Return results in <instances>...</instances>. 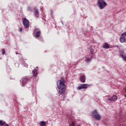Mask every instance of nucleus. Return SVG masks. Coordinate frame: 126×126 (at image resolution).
<instances>
[{
    "instance_id": "1",
    "label": "nucleus",
    "mask_w": 126,
    "mask_h": 126,
    "mask_svg": "<svg viewBox=\"0 0 126 126\" xmlns=\"http://www.w3.org/2000/svg\"><path fill=\"white\" fill-rule=\"evenodd\" d=\"M65 81L63 80V78L61 79V80H59L57 81V87L59 89V94L63 95L65 93V90H66V86L64 83Z\"/></svg>"
},
{
    "instance_id": "2",
    "label": "nucleus",
    "mask_w": 126,
    "mask_h": 126,
    "mask_svg": "<svg viewBox=\"0 0 126 126\" xmlns=\"http://www.w3.org/2000/svg\"><path fill=\"white\" fill-rule=\"evenodd\" d=\"M97 3L99 9H103L107 6V2L104 0H98Z\"/></svg>"
},
{
    "instance_id": "3",
    "label": "nucleus",
    "mask_w": 126,
    "mask_h": 126,
    "mask_svg": "<svg viewBox=\"0 0 126 126\" xmlns=\"http://www.w3.org/2000/svg\"><path fill=\"white\" fill-rule=\"evenodd\" d=\"M23 24L25 28H29V21L26 18L23 20Z\"/></svg>"
},
{
    "instance_id": "4",
    "label": "nucleus",
    "mask_w": 126,
    "mask_h": 126,
    "mask_svg": "<svg viewBox=\"0 0 126 126\" xmlns=\"http://www.w3.org/2000/svg\"><path fill=\"white\" fill-rule=\"evenodd\" d=\"M88 86H89V85L86 84H83L82 85L79 86L77 88L78 90H81V89H87V88H88Z\"/></svg>"
},
{
    "instance_id": "5",
    "label": "nucleus",
    "mask_w": 126,
    "mask_h": 126,
    "mask_svg": "<svg viewBox=\"0 0 126 126\" xmlns=\"http://www.w3.org/2000/svg\"><path fill=\"white\" fill-rule=\"evenodd\" d=\"M32 73L33 77H36L38 75V69H34L32 71Z\"/></svg>"
},
{
    "instance_id": "6",
    "label": "nucleus",
    "mask_w": 126,
    "mask_h": 126,
    "mask_svg": "<svg viewBox=\"0 0 126 126\" xmlns=\"http://www.w3.org/2000/svg\"><path fill=\"white\" fill-rule=\"evenodd\" d=\"M33 10L34 15H35L36 17L38 18V17H39V12L38 11V9L37 8H34Z\"/></svg>"
},
{
    "instance_id": "7",
    "label": "nucleus",
    "mask_w": 126,
    "mask_h": 126,
    "mask_svg": "<svg viewBox=\"0 0 126 126\" xmlns=\"http://www.w3.org/2000/svg\"><path fill=\"white\" fill-rule=\"evenodd\" d=\"M28 80V78H27V77L23 78L22 79V83L23 84L22 86H24L25 85Z\"/></svg>"
},
{
    "instance_id": "8",
    "label": "nucleus",
    "mask_w": 126,
    "mask_h": 126,
    "mask_svg": "<svg viewBox=\"0 0 126 126\" xmlns=\"http://www.w3.org/2000/svg\"><path fill=\"white\" fill-rule=\"evenodd\" d=\"M92 115L93 117H95V116H97L98 115H99V113H98L97 110H94L92 112Z\"/></svg>"
},
{
    "instance_id": "9",
    "label": "nucleus",
    "mask_w": 126,
    "mask_h": 126,
    "mask_svg": "<svg viewBox=\"0 0 126 126\" xmlns=\"http://www.w3.org/2000/svg\"><path fill=\"white\" fill-rule=\"evenodd\" d=\"M120 41L121 43H125V42H126V37L122 35V37L120 38Z\"/></svg>"
},
{
    "instance_id": "10",
    "label": "nucleus",
    "mask_w": 126,
    "mask_h": 126,
    "mask_svg": "<svg viewBox=\"0 0 126 126\" xmlns=\"http://www.w3.org/2000/svg\"><path fill=\"white\" fill-rule=\"evenodd\" d=\"M111 99L113 102H116V101L118 100V96H117V95H114L112 96V97L111 98Z\"/></svg>"
},
{
    "instance_id": "11",
    "label": "nucleus",
    "mask_w": 126,
    "mask_h": 126,
    "mask_svg": "<svg viewBox=\"0 0 126 126\" xmlns=\"http://www.w3.org/2000/svg\"><path fill=\"white\" fill-rule=\"evenodd\" d=\"M93 58V56L91 55V58H86V62L87 63H90L91 62V60H92V58Z\"/></svg>"
},
{
    "instance_id": "12",
    "label": "nucleus",
    "mask_w": 126,
    "mask_h": 126,
    "mask_svg": "<svg viewBox=\"0 0 126 126\" xmlns=\"http://www.w3.org/2000/svg\"><path fill=\"white\" fill-rule=\"evenodd\" d=\"M103 48L104 49H109L110 48V45L107 43H105L104 45H103Z\"/></svg>"
},
{
    "instance_id": "13",
    "label": "nucleus",
    "mask_w": 126,
    "mask_h": 126,
    "mask_svg": "<svg viewBox=\"0 0 126 126\" xmlns=\"http://www.w3.org/2000/svg\"><path fill=\"white\" fill-rule=\"evenodd\" d=\"M94 117L97 121H100V120H101V116H100L99 114L96 115L95 116H94Z\"/></svg>"
},
{
    "instance_id": "14",
    "label": "nucleus",
    "mask_w": 126,
    "mask_h": 126,
    "mask_svg": "<svg viewBox=\"0 0 126 126\" xmlns=\"http://www.w3.org/2000/svg\"><path fill=\"white\" fill-rule=\"evenodd\" d=\"M40 36H41V32L40 31H39L36 32L35 37H36V38H39Z\"/></svg>"
},
{
    "instance_id": "15",
    "label": "nucleus",
    "mask_w": 126,
    "mask_h": 126,
    "mask_svg": "<svg viewBox=\"0 0 126 126\" xmlns=\"http://www.w3.org/2000/svg\"><path fill=\"white\" fill-rule=\"evenodd\" d=\"M80 80L81 82L84 83L85 82V76H81L80 77Z\"/></svg>"
},
{
    "instance_id": "16",
    "label": "nucleus",
    "mask_w": 126,
    "mask_h": 126,
    "mask_svg": "<svg viewBox=\"0 0 126 126\" xmlns=\"http://www.w3.org/2000/svg\"><path fill=\"white\" fill-rule=\"evenodd\" d=\"M39 126H46V122L44 121H41L39 123Z\"/></svg>"
},
{
    "instance_id": "17",
    "label": "nucleus",
    "mask_w": 126,
    "mask_h": 126,
    "mask_svg": "<svg viewBox=\"0 0 126 126\" xmlns=\"http://www.w3.org/2000/svg\"><path fill=\"white\" fill-rule=\"evenodd\" d=\"M6 123L5 122H3L2 120H0V126H3L4 125H5Z\"/></svg>"
},
{
    "instance_id": "18",
    "label": "nucleus",
    "mask_w": 126,
    "mask_h": 126,
    "mask_svg": "<svg viewBox=\"0 0 126 126\" xmlns=\"http://www.w3.org/2000/svg\"><path fill=\"white\" fill-rule=\"evenodd\" d=\"M90 54L92 55V56H93V54L94 53V50H93V49H91L90 50Z\"/></svg>"
},
{
    "instance_id": "19",
    "label": "nucleus",
    "mask_w": 126,
    "mask_h": 126,
    "mask_svg": "<svg viewBox=\"0 0 126 126\" xmlns=\"http://www.w3.org/2000/svg\"><path fill=\"white\" fill-rule=\"evenodd\" d=\"M69 126H75V123L74 122V121H72L71 124H69Z\"/></svg>"
},
{
    "instance_id": "20",
    "label": "nucleus",
    "mask_w": 126,
    "mask_h": 126,
    "mask_svg": "<svg viewBox=\"0 0 126 126\" xmlns=\"http://www.w3.org/2000/svg\"><path fill=\"white\" fill-rule=\"evenodd\" d=\"M107 103H111V102H113L112 98L107 99Z\"/></svg>"
},
{
    "instance_id": "21",
    "label": "nucleus",
    "mask_w": 126,
    "mask_h": 126,
    "mask_svg": "<svg viewBox=\"0 0 126 126\" xmlns=\"http://www.w3.org/2000/svg\"><path fill=\"white\" fill-rule=\"evenodd\" d=\"M28 11H30V12H31V11H32V9L31 8V6H29L28 7Z\"/></svg>"
},
{
    "instance_id": "22",
    "label": "nucleus",
    "mask_w": 126,
    "mask_h": 126,
    "mask_svg": "<svg viewBox=\"0 0 126 126\" xmlns=\"http://www.w3.org/2000/svg\"><path fill=\"white\" fill-rule=\"evenodd\" d=\"M122 58H123V59H124V60L126 61V55H122Z\"/></svg>"
},
{
    "instance_id": "23",
    "label": "nucleus",
    "mask_w": 126,
    "mask_h": 126,
    "mask_svg": "<svg viewBox=\"0 0 126 126\" xmlns=\"http://www.w3.org/2000/svg\"><path fill=\"white\" fill-rule=\"evenodd\" d=\"M122 36H126V32L122 34Z\"/></svg>"
},
{
    "instance_id": "24",
    "label": "nucleus",
    "mask_w": 126,
    "mask_h": 126,
    "mask_svg": "<svg viewBox=\"0 0 126 126\" xmlns=\"http://www.w3.org/2000/svg\"><path fill=\"white\" fill-rule=\"evenodd\" d=\"M2 55H4L5 54V50L4 49H2Z\"/></svg>"
},
{
    "instance_id": "25",
    "label": "nucleus",
    "mask_w": 126,
    "mask_h": 126,
    "mask_svg": "<svg viewBox=\"0 0 126 126\" xmlns=\"http://www.w3.org/2000/svg\"><path fill=\"white\" fill-rule=\"evenodd\" d=\"M22 30H23L22 28H21L20 29V30H19V32H21L22 31Z\"/></svg>"
},
{
    "instance_id": "26",
    "label": "nucleus",
    "mask_w": 126,
    "mask_h": 126,
    "mask_svg": "<svg viewBox=\"0 0 126 126\" xmlns=\"http://www.w3.org/2000/svg\"><path fill=\"white\" fill-rule=\"evenodd\" d=\"M51 14L52 17H53V11H51Z\"/></svg>"
},
{
    "instance_id": "27",
    "label": "nucleus",
    "mask_w": 126,
    "mask_h": 126,
    "mask_svg": "<svg viewBox=\"0 0 126 126\" xmlns=\"http://www.w3.org/2000/svg\"><path fill=\"white\" fill-rule=\"evenodd\" d=\"M4 126H9V125L7 124V125H5Z\"/></svg>"
},
{
    "instance_id": "28",
    "label": "nucleus",
    "mask_w": 126,
    "mask_h": 126,
    "mask_svg": "<svg viewBox=\"0 0 126 126\" xmlns=\"http://www.w3.org/2000/svg\"><path fill=\"white\" fill-rule=\"evenodd\" d=\"M125 92L126 93V87H125Z\"/></svg>"
},
{
    "instance_id": "29",
    "label": "nucleus",
    "mask_w": 126,
    "mask_h": 126,
    "mask_svg": "<svg viewBox=\"0 0 126 126\" xmlns=\"http://www.w3.org/2000/svg\"><path fill=\"white\" fill-rule=\"evenodd\" d=\"M18 53H16V55H17Z\"/></svg>"
}]
</instances>
